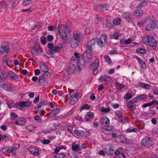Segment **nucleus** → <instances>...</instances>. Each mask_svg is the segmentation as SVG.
Instances as JSON below:
<instances>
[{"instance_id": "f257e3e1", "label": "nucleus", "mask_w": 158, "mask_h": 158, "mask_svg": "<svg viewBox=\"0 0 158 158\" xmlns=\"http://www.w3.org/2000/svg\"><path fill=\"white\" fill-rule=\"evenodd\" d=\"M74 56L71 58L70 62V65L75 69L80 71L85 65V57L82 54L74 52Z\"/></svg>"}, {"instance_id": "f03ea898", "label": "nucleus", "mask_w": 158, "mask_h": 158, "mask_svg": "<svg viewBox=\"0 0 158 158\" xmlns=\"http://www.w3.org/2000/svg\"><path fill=\"white\" fill-rule=\"evenodd\" d=\"M60 26L59 24L57 28L55 30V33L56 35H58L60 33V35L61 38L64 40H67L68 39V36L66 31H68V26H61L59 28Z\"/></svg>"}, {"instance_id": "7ed1b4c3", "label": "nucleus", "mask_w": 158, "mask_h": 158, "mask_svg": "<svg viewBox=\"0 0 158 158\" xmlns=\"http://www.w3.org/2000/svg\"><path fill=\"white\" fill-rule=\"evenodd\" d=\"M47 47L49 49V53L52 54L59 52L63 47L61 44H59L54 46L53 44L52 43H48Z\"/></svg>"}, {"instance_id": "20e7f679", "label": "nucleus", "mask_w": 158, "mask_h": 158, "mask_svg": "<svg viewBox=\"0 0 158 158\" xmlns=\"http://www.w3.org/2000/svg\"><path fill=\"white\" fill-rule=\"evenodd\" d=\"M154 143L152 139L149 137H146L143 138L141 141V144L145 146L150 147Z\"/></svg>"}, {"instance_id": "39448f33", "label": "nucleus", "mask_w": 158, "mask_h": 158, "mask_svg": "<svg viewBox=\"0 0 158 158\" xmlns=\"http://www.w3.org/2000/svg\"><path fill=\"white\" fill-rule=\"evenodd\" d=\"M107 37L105 34H103L97 41L98 44L101 47H104L106 44Z\"/></svg>"}, {"instance_id": "423d86ee", "label": "nucleus", "mask_w": 158, "mask_h": 158, "mask_svg": "<svg viewBox=\"0 0 158 158\" xmlns=\"http://www.w3.org/2000/svg\"><path fill=\"white\" fill-rule=\"evenodd\" d=\"M31 52L35 56L38 55L40 53L42 52V49L39 44H35L34 47L31 49Z\"/></svg>"}, {"instance_id": "0eeeda50", "label": "nucleus", "mask_w": 158, "mask_h": 158, "mask_svg": "<svg viewBox=\"0 0 158 158\" xmlns=\"http://www.w3.org/2000/svg\"><path fill=\"white\" fill-rule=\"evenodd\" d=\"M98 63V59H96L94 61V62L92 63L89 67V69L94 70V74H96L98 73L97 68Z\"/></svg>"}, {"instance_id": "6e6552de", "label": "nucleus", "mask_w": 158, "mask_h": 158, "mask_svg": "<svg viewBox=\"0 0 158 158\" xmlns=\"http://www.w3.org/2000/svg\"><path fill=\"white\" fill-rule=\"evenodd\" d=\"M97 40V37H95L88 42L86 46V48L89 51H91L94 48V45Z\"/></svg>"}, {"instance_id": "1a4fd4ad", "label": "nucleus", "mask_w": 158, "mask_h": 158, "mask_svg": "<svg viewBox=\"0 0 158 158\" xmlns=\"http://www.w3.org/2000/svg\"><path fill=\"white\" fill-rule=\"evenodd\" d=\"M147 95L146 94H143L133 98L131 101L132 103H136L142 100L147 97Z\"/></svg>"}, {"instance_id": "9d476101", "label": "nucleus", "mask_w": 158, "mask_h": 158, "mask_svg": "<svg viewBox=\"0 0 158 158\" xmlns=\"http://www.w3.org/2000/svg\"><path fill=\"white\" fill-rule=\"evenodd\" d=\"M110 78L107 75L101 76L99 79V81L104 84H107L110 82Z\"/></svg>"}, {"instance_id": "9b49d317", "label": "nucleus", "mask_w": 158, "mask_h": 158, "mask_svg": "<svg viewBox=\"0 0 158 158\" xmlns=\"http://www.w3.org/2000/svg\"><path fill=\"white\" fill-rule=\"evenodd\" d=\"M149 40L148 45L152 47H158V40L156 41L151 35Z\"/></svg>"}, {"instance_id": "f8f14e48", "label": "nucleus", "mask_w": 158, "mask_h": 158, "mask_svg": "<svg viewBox=\"0 0 158 158\" xmlns=\"http://www.w3.org/2000/svg\"><path fill=\"white\" fill-rule=\"evenodd\" d=\"M101 123L103 125L107 126L109 124L110 120L107 117H103L101 120Z\"/></svg>"}, {"instance_id": "ddd939ff", "label": "nucleus", "mask_w": 158, "mask_h": 158, "mask_svg": "<svg viewBox=\"0 0 158 158\" xmlns=\"http://www.w3.org/2000/svg\"><path fill=\"white\" fill-rule=\"evenodd\" d=\"M109 7V6L108 5L106 4V3H103L98 6L97 9L100 10L102 11H104L107 10Z\"/></svg>"}, {"instance_id": "4468645a", "label": "nucleus", "mask_w": 158, "mask_h": 158, "mask_svg": "<svg viewBox=\"0 0 158 158\" xmlns=\"http://www.w3.org/2000/svg\"><path fill=\"white\" fill-rule=\"evenodd\" d=\"M81 37L80 34L77 31L73 32V40L80 42L81 40Z\"/></svg>"}, {"instance_id": "2eb2a0df", "label": "nucleus", "mask_w": 158, "mask_h": 158, "mask_svg": "<svg viewBox=\"0 0 158 158\" xmlns=\"http://www.w3.org/2000/svg\"><path fill=\"white\" fill-rule=\"evenodd\" d=\"M8 76L14 80L17 81L19 79V77L18 75L11 71L9 72Z\"/></svg>"}, {"instance_id": "dca6fc26", "label": "nucleus", "mask_w": 158, "mask_h": 158, "mask_svg": "<svg viewBox=\"0 0 158 158\" xmlns=\"http://www.w3.org/2000/svg\"><path fill=\"white\" fill-rule=\"evenodd\" d=\"M26 120L24 118H19L15 121V124L19 125H23L26 122Z\"/></svg>"}, {"instance_id": "f3484780", "label": "nucleus", "mask_w": 158, "mask_h": 158, "mask_svg": "<svg viewBox=\"0 0 158 158\" xmlns=\"http://www.w3.org/2000/svg\"><path fill=\"white\" fill-rule=\"evenodd\" d=\"M94 114L93 113L90 112L87 113L85 117V119L86 121H89L92 119L93 118Z\"/></svg>"}, {"instance_id": "a211bd4d", "label": "nucleus", "mask_w": 158, "mask_h": 158, "mask_svg": "<svg viewBox=\"0 0 158 158\" xmlns=\"http://www.w3.org/2000/svg\"><path fill=\"white\" fill-rule=\"evenodd\" d=\"M19 147V144H15L12 147H8L9 152L10 153L13 152L16 150Z\"/></svg>"}, {"instance_id": "6ab92c4d", "label": "nucleus", "mask_w": 158, "mask_h": 158, "mask_svg": "<svg viewBox=\"0 0 158 158\" xmlns=\"http://www.w3.org/2000/svg\"><path fill=\"white\" fill-rule=\"evenodd\" d=\"M155 27V25L154 23L152 21L147 26L146 29L148 31H151Z\"/></svg>"}, {"instance_id": "aec40b11", "label": "nucleus", "mask_w": 158, "mask_h": 158, "mask_svg": "<svg viewBox=\"0 0 158 158\" xmlns=\"http://www.w3.org/2000/svg\"><path fill=\"white\" fill-rule=\"evenodd\" d=\"M31 105V103L27 101L20 102L18 103V105L22 108L25 107L29 106Z\"/></svg>"}, {"instance_id": "412c9836", "label": "nucleus", "mask_w": 158, "mask_h": 158, "mask_svg": "<svg viewBox=\"0 0 158 158\" xmlns=\"http://www.w3.org/2000/svg\"><path fill=\"white\" fill-rule=\"evenodd\" d=\"M155 104H158V102L156 100H154L149 103L144 104L142 105V107L143 108H145L148 106H150L152 105Z\"/></svg>"}, {"instance_id": "4be33fe9", "label": "nucleus", "mask_w": 158, "mask_h": 158, "mask_svg": "<svg viewBox=\"0 0 158 158\" xmlns=\"http://www.w3.org/2000/svg\"><path fill=\"white\" fill-rule=\"evenodd\" d=\"M151 35H149L144 36L142 39V41L143 43L145 44L148 45V43H148L149 40H150V39Z\"/></svg>"}, {"instance_id": "5701e85b", "label": "nucleus", "mask_w": 158, "mask_h": 158, "mask_svg": "<svg viewBox=\"0 0 158 158\" xmlns=\"http://www.w3.org/2000/svg\"><path fill=\"white\" fill-rule=\"evenodd\" d=\"M2 50V52H7L9 51V48L8 47V44H5V43H3L2 44L1 47Z\"/></svg>"}, {"instance_id": "b1692460", "label": "nucleus", "mask_w": 158, "mask_h": 158, "mask_svg": "<svg viewBox=\"0 0 158 158\" xmlns=\"http://www.w3.org/2000/svg\"><path fill=\"white\" fill-rule=\"evenodd\" d=\"M143 11L139 9H138L134 12V15L138 18H140L143 15Z\"/></svg>"}, {"instance_id": "393cba45", "label": "nucleus", "mask_w": 158, "mask_h": 158, "mask_svg": "<svg viewBox=\"0 0 158 158\" xmlns=\"http://www.w3.org/2000/svg\"><path fill=\"white\" fill-rule=\"evenodd\" d=\"M60 110V109L59 108H54L52 110L50 115L52 116H55L58 113Z\"/></svg>"}, {"instance_id": "a878e982", "label": "nucleus", "mask_w": 158, "mask_h": 158, "mask_svg": "<svg viewBox=\"0 0 158 158\" xmlns=\"http://www.w3.org/2000/svg\"><path fill=\"white\" fill-rule=\"evenodd\" d=\"M118 121L120 123H128L129 120L123 117L122 116L117 117Z\"/></svg>"}, {"instance_id": "bb28decb", "label": "nucleus", "mask_w": 158, "mask_h": 158, "mask_svg": "<svg viewBox=\"0 0 158 158\" xmlns=\"http://www.w3.org/2000/svg\"><path fill=\"white\" fill-rule=\"evenodd\" d=\"M135 58L138 60L139 64L141 65L142 67L143 68L146 66L145 62L141 58L137 56H136Z\"/></svg>"}, {"instance_id": "cd10ccee", "label": "nucleus", "mask_w": 158, "mask_h": 158, "mask_svg": "<svg viewBox=\"0 0 158 158\" xmlns=\"http://www.w3.org/2000/svg\"><path fill=\"white\" fill-rule=\"evenodd\" d=\"M79 43V42L73 40L71 43V48H76L78 47Z\"/></svg>"}, {"instance_id": "c85d7f7f", "label": "nucleus", "mask_w": 158, "mask_h": 158, "mask_svg": "<svg viewBox=\"0 0 158 158\" xmlns=\"http://www.w3.org/2000/svg\"><path fill=\"white\" fill-rule=\"evenodd\" d=\"M74 133L79 136H82L84 134V132L83 131L76 129L74 131Z\"/></svg>"}, {"instance_id": "c756f323", "label": "nucleus", "mask_w": 158, "mask_h": 158, "mask_svg": "<svg viewBox=\"0 0 158 158\" xmlns=\"http://www.w3.org/2000/svg\"><path fill=\"white\" fill-rule=\"evenodd\" d=\"M139 86L146 89H148L151 86V85L148 84H144L142 83H139Z\"/></svg>"}, {"instance_id": "7c9ffc66", "label": "nucleus", "mask_w": 158, "mask_h": 158, "mask_svg": "<svg viewBox=\"0 0 158 158\" xmlns=\"http://www.w3.org/2000/svg\"><path fill=\"white\" fill-rule=\"evenodd\" d=\"M39 82L42 85H44L47 84V82L44 79L43 76H40L39 78Z\"/></svg>"}, {"instance_id": "2f4dec72", "label": "nucleus", "mask_w": 158, "mask_h": 158, "mask_svg": "<svg viewBox=\"0 0 158 158\" xmlns=\"http://www.w3.org/2000/svg\"><path fill=\"white\" fill-rule=\"evenodd\" d=\"M40 68L41 70L43 72H47L48 70V66L44 64H42L40 65Z\"/></svg>"}, {"instance_id": "473e14b6", "label": "nucleus", "mask_w": 158, "mask_h": 158, "mask_svg": "<svg viewBox=\"0 0 158 158\" xmlns=\"http://www.w3.org/2000/svg\"><path fill=\"white\" fill-rule=\"evenodd\" d=\"M48 103V102L47 100H43L38 104V105H37V107L35 108L37 109H39V108L41 107L42 106L46 105Z\"/></svg>"}, {"instance_id": "72a5a7b5", "label": "nucleus", "mask_w": 158, "mask_h": 158, "mask_svg": "<svg viewBox=\"0 0 158 158\" xmlns=\"http://www.w3.org/2000/svg\"><path fill=\"white\" fill-rule=\"evenodd\" d=\"M70 99L69 104L71 105L75 104L78 100V98L73 97V96H70Z\"/></svg>"}, {"instance_id": "f704fd0d", "label": "nucleus", "mask_w": 158, "mask_h": 158, "mask_svg": "<svg viewBox=\"0 0 158 158\" xmlns=\"http://www.w3.org/2000/svg\"><path fill=\"white\" fill-rule=\"evenodd\" d=\"M131 15L129 12L124 13L123 14V16L124 18L128 20L131 19Z\"/></svg>"}, {"instance_id": "c9c22d12", "label": "nucleus", "mask_w": 158, "mask_h": 158, "mask_svg": "<svg viewBox=\"0 0 158 158\" xmlns=\"http://www.w3.org/2000/svg\"><path fill=\"white\" fill-rule=\"evenodd\" d=\"M2 88L6 91H10L12 90V87L8 85L6 83L5 84Z\"/></svg>"}, {"instance_id": "e433bc0d", "label": "nucleus", "mask_w": 158, "mask_h": 158, "mask_svg": "<svg viewBox=\"0 0 158 158\" xmlns=\"http://www.w3.org/2000/svg\"><path fill=\"white\" fill-rule=\"evenodd\" d=\"M105 151L107 152V153L111 154L112 153L113 149L110 146H107L105 147Z\"/></svg>"}, {"instance_id": "4c0bfd02", "label": "nucleus", "mask_w": 158, "mask_h": 158, "mask_svg": "<svg viewBox=\"0 0 158 158\" xmlns=\"http://www.w3.org/2000/svg\"><path fill=\"white\" fill-rule=\"evenodd\" d=\"M121 22V19L119 18H116L113 21V24L116 25L118 26L119 25Z\"/></svg>"}, {"instance_id": "58836bf2", "label": "nucleus", "mask_w": 158, "mask_h": 158, "mask_svg": "<svg viewBox=\"0 0 158 158\" xmlns=\"http://www.w3.org/2000/svg\"><path fill=\"white\" fill-rule=\"evenodd\" d=\"M136 51L137 52H139L142 54H145L146 53V50L143 48H137L136 49Z\"/></svg>"}, {"instance_id": "ea45409f", "label": "nucleus", "mask_w": 158, "mask_h": 158, "mask_svg": "<svg viewBox=\"0 0 158 158\" xmlns=\"http://www.w3.org/2000/svg\"><path fill=\"white\" fill-rule=\"evenodd\" d=\"M132 39L131 38H129L126 40H121L120 41V43L122 44H124L126 45H127L129 44L132 41Z\"/></svg>"}, {"instance_id": "a19ab883", "label": "nucleus", "mask_w": 158, "mask_h": 158, "mask_svg": "<svg viewBox=\"0 0 158 158\" xmlns=\"http://www.w3.org/2000/svg\"><path fill=\"white\" fill-rule=\"evenodd\" d=\"M11 6L12 8L14 9L15 6L17 5L16 2V0H9Z\"/></svg>"}, {"instance_id": "79ce46f5", "label": "nucleus", "mask_w": 158, "mask_h": 158, "mask_svg": "<svg viewBox=\"0 0 158 158\" xmlns=\"http://www.w3.org/2000/svg\"><path fill=\"white\" fill-rule=\"evenodd\" d=\"M65 156L64 153L62 152L60 153H57L54 156V158H63Z\"/></svg>"}, {"instance_id": "37998d69", "label": "nucleus", "mask_w": 158, "mask_h": 158, "mask_svg": "<svg viewBox=\"0 0 158 158\" xmlns=\"http://www.w3.org/2000/svg\"><path fill=\"white\" fill-rule=\"evenodd\" d=\"M115 85L117 88H119L120 89H123L125 86L121 83H120L116 81L115 82Z\"/></svg>"}, {"instance_id": "c03bdc74", "label": "nucleus", "mask_w": 158, "mask_h": 158, "mask_svg": "<svg viewBox=\"0 0 158 158\" xmlns=\"http://www.w3.org/2000/svg\"><path fill=\"white\" fill-rule=\"evenodd\" d=\"M86 55L87 58L89 60L92 59L93 56V53L90 51L89 52H87Z\"/></svg>"}, {"instance_id": "a18cd8bd", "label": "nucleus", "mask_w": 158, "mask_h": 158, "mask_svg": "<svg viewBox=\"0 0 158 158\" xmlns=\"http://www.w3.org/2000/svg\"><path fill=\"white\" fill-rule=\"evenodd\" d=\"M110 108L109 107L106 108L102 107L101 108V110L103 113L104 114H106L110 110Z\"/></svg>"}, {"instance_id": "49530a36", "label": "nucleus", "mask_w": 158, "mask_h": 158, "mask_svg": "<svg viewBox=\"0 0 158 158\" xmlns=\"http://www.w3.org/2000/svg\"><path fill=\"white\" fill-rule=\"evenodd\" d=\"M32 0H24L22 2L23 5L24 6H27L31 4Z\"/></svg>"}, {"instance_id": "de8ad7c7", "label": "nucleus", "mask_w": 158, "mask_h": 158, "mask_svg": "<svg viewBox=\"0 0 158 158\" xmlns=\"http://www.w3.org/2000/svg\"><path fill=\"white\" fill-rule=\"evenodd\" d=\"M119 34L117 32H114V34L112 35H110V37L111 39H117L119 37Z\"/></svg>"}, {"instance_id": "09e8293b", "label": "nucleus", "mask_w": 158, "mask_h": 158, "mask_svg": "<svg viewBox=\"0 0 158 158\" xmlns=\"http://www.w3.org/2000/svg\"><path fill=\"white\" fill-rule=\"evenodd\" d=\"M43 76L45 78H49L50 77V73L48 71H47V72H44Z\"/></svg>"}, {"instance_id": "8fccbe9b", "label": "nucleus", "mask_w": 158, "mask_h": 158, "mask_svg": "<svg viewBox=\"0 0 158 158\" xmlns=\"http://www.w3.org/2000/svg\"><path fill=\"white\" fill-rule=\"evenodd\" d=\"M27 129L30 131L35 130V127L34 125H31L27 127Z\"/></svg>"}, {"instance_id": "3c124183", "label": "nucleus", "mask_w": 158, "mask_h": 158, "mask_svg": "<svg viewBox=\"0 0 158 158\" xmlns=\"http://www.w3.org/2000/svg\"><path fill=\"white\" fill-rule=\"evenodd\" d=\"M90 106L87 104H85L81 108V110L84 109H87L90 108Z\"/></svg>"}, {"instance_id": "603ef678", "label": "nucleus", "mask_w": 158, "mask_h": 158, "mask_svg": "<svg viewBox=\"0 0 158 158\" xmlns=\"http://www.w3.org/2000/svg\"><path fill=\"white\" fill-rule=\"evenodd\" d=\"M137 131V129L136 128H134L132 129H127V130L126 132L127 133L132 132H136Z\"/></svg>"}, {"instance_id": "864d4df0", "label": "nucleus", "mask_w": 158, "mask_h": 158, "mask_svg": "<svg viewBox=\"0 0 158 158\" xmlns=\"http://www.w3.org/2000/svg\"><path fill=\"white\" fill-rule=\"evenodd\" d=\"M147 4V2L146 1H144L137 6V8L138 9H140L142 7L146 5Z\"/></svg>"}, {"instance_id": "5fc2aeb1", "label": "nucleus", "mask_w": 158, "mask_h": 158, "mask_svg": "<svg viewBox=\"0 0 158 158\" xmlns=\"http://www.w3.org/2000/svg\"><path fill=\"white\" fill-rule=\"evenodd\" d=\"M6 104H7L8 107L9 108H11L15 106L14 104L12 102H8L6 103Z\"/></svg>"}, {"instance_id": "6e6d98bb", "label": "nucleus", "mask_w": 158, "mask_h": 158, "mask_svg": "<svg viewBox=\"0 0 158 158\" xmlns=\"http://www.w3.org/2000/svg\"><path fill=\"white\" fill-rule=\"evenodd\" d=\"M132 97V96L130 93H127L125 94V96L124 97V99L125 98L127 99H130Z\"/></svg>"}, {"instance_id": "4d7b16f0", "label": "nucleus", "mask_w": 158, "mask_h": 158, "mask_svg": "<svg viewBox=\"0 0 158 158\" xmlns=\"http://www.w3.org/2000/svg\"><path fill=\"white\" fill-rule=\"evenodd\" d=\"M41 42L42 44H44L46 43L47 39L45 37L43 36L41 38Z\"/></svg>"}, {"instance_id": "13d9d810", "label": "nucleus", "mask_w": 158, "mask_h": 158, "mask_svg": "<svg viewBox=\"0 0 158 158\" xmlns=\"http://www.w3.org/2000/svg\"><path fill=\"white\" fill-rule=\"evenodd\" d=\"M72 150L76 151L79 148V147L77 144H74L72 145Z\"/></svg>"}, {"instance_id": "bf43d9fd", "label": "nucleus", "mask_w": 158, "mask_h": 158, "mask_svg": "<svg viewBox=\"0 0 158 158\" xmlns=\"http://www.w3.org/2000/svg\"><path fill=\"white\" fill-rule=\"evenodd\" d=\"M116 115L117 117L123 116L122 112L119 110H117L115 112Z\"/></svg>"}, {"instance_id": "052dcab7", "label": "nucleus", "mask_w": 158, "mask_h": 158, "mask_svg": "<svg viewBox=\"0 0 158 158\" xmlns=\"http://www.w3.org/2000/svg\"><path fill=\"white\" fill-rule=\"evenodd\" d=\"M11 116L13 120L16 119L17 117V115L13 112H11Z\"/></svg>"}, {"instance_id": "680f3d73", "label": "nucleus", "mask_w": 158, "mask_h": 158, "mask_svg": "<svg viewBox=\"0 0 158 158\" xmlns=\"http://www.w3.org/2000/svg\"><path fill=\"white\" fill-rule=\"evenodd\" d=\"M104 58L106 60V61L108 63H111V61L110 58L109 56H105L104 57Z\"/></svg>"}, {"instance_id": "e2e57ef3", "label": "nucleus", "mask_w": 158, "mask_h": 158, "mask_svg": "<svg viewBox=\"0 0 158 158\" xmlns=\"http://www.w3.org/2000/svg\"><path fill=\"white\" fill-rule=\"evenodd\" d=\"M120 149H121V148H119L115 152L114 154L116 155H119V156L120 155L122 152L120 151Z\"/></svg>"}, {"instance_id": "0e129e2a", "label": "nucleus", "mask_w": 158, "mask_h": 158, "mask_svg": "<svg viewBox=\"0 0 158 158\" xmlns=\"http://www.w3.org/2000/svg\"><path fill=\"white\" fill-rule=\"evenodd\" d=\"M35 150V148L34 147H30L28 148V150L31 154L33 153L34 151Z\"/></svg>"}, {"instance_id": "69168bd1", "label": "nucleus", "mask_w": 158, "mask_h": 158, "mask_svg": "<svg viewBox=\"0 0 158 158\" xmlns=\"http://www.w3.org/2000/svg\"><path fill=\"white\" fill-rule=\"evenodd\" d=\"M1 151L3 153H5L7 152H9L8 147L2 148Z\"/></svg>"}, {"instance_id": "338daca9", "label": "nucleus", "mask_w": 158, "mask_h": 158, "mask_svg": "<svg viewBox=\"0 0 158 158\" xmlns=\"http://www.w3.org/2000/svg\"><path fill=\"white\" fill-rule=\"evenodd\" d=\"M153 94L155 95H158V88H155L153 90Z\"/></svg>"}, {"instance_id": "774afa93", "label": "nucleus", "mask_w": 158, "mask_h": 158, "mask_svg": "<svg viewBox=\"0 0 158 158\" xmlns=\"http://www.w3.org/2000/svg\"><path fill=\"white\" fill-rule=\"evenodd\" d=\"M0 6L3 8H6V4L4 2H0Z\"/></svg>"}]
</instances>
